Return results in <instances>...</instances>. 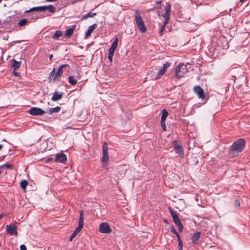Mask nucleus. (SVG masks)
<instances>
[{
  "label": "nucleus",
  "instance_id": "nucleus-1",
  "mask_svg": "<svg viewBox=\"0 0 250 250\" xmlns=\"http://www.w3.org/2000/svg\"><path fill=\"white\" fill-rule=\"evenodd\" d=\"M245 144V140L243 139H239L234 142L229 150V156L234 157L238 156L240 153L243 151Z\"/></svg>",
  "mask_w": 250,
  "mask_h": 250
},
{
  "label": "nucleus",
  "instance_id": "nucleus-2",
  "mask_svg": "<svg viewBox=\"0 0 250 250\" xmlns=\"http://www.w3.org/2000/svg\"><path fill=\"white\" fill-rule=\"evenodd\" d=\"M135 21L136 25L137 26L140 32L145 33L146 31V28L138 11H136L135 12Z\"/></svg>",
  "mask_w": 250,
  "mask_h": 250
},
{
  "label": "nucleus",
  "instance_id": "nucleus-3",
  "mask_svg": "<svg viewBox=\"0 0 250 250\" xmlns=\"http://www.w3.org/2000/svg\"><path fill=\"white\" fill-rule=\"evenodd\" d=\"M187 72L186 65L183 63H179L176 67L175 76L178 79L182 78Z\"/></svg>",
  "mask_w": 250,
  "mask_h": 250
},
{
  "label": "nucleus",
  "instance_id": "nucleus-4",
  "mask_svg": "<svg viewBox=\"0 0 250 250\" xmlns=\"http://www.w3.org/2000/svg\"><path fill=\"white\" fill-rule=\"evenodd\" d=\"M62 76L56 71L54 68L50 73L48 76V81L49 82H53L54 83L60 81L61 77Z\"/></svg>",
  "mask_w": 250,
  "mask_h": 250
},
{
  "label": "nucleus",
  "instance_id": "nucleus-5",
  "mask_svg": "<svg viewBox=\"0 0 250 250\" xmlns=\"http://www.w3.org/2000/svg\"><path fill=\"white\" fill-rule=\"evenodd\" d=\"M171 6L169 3H167L165 6V14L163 15V17L165 19L163 26H166L168 23L170 19Z\"/></svg>",
  "mask_w": 250,
  "mask_h": 250
},
{
  "label": "nucleus",
  "instance_id": "nucleus-6",
  "mask_svg": "<svg viewBox=\"0 0 250 250\" xmlns=\"http://www.w3.org/2000/svg\"><path fill=\"white\" fill-rule=\"evenodd\" d=\"M109 160V156L108 152V147L107 143L104 142L103 145V156L102 161L103 163H107Z\"/></svg>",
  "mask_w": 250,
  "mask_h": 250
},
{
  "label": "nucleus",
  "instance_id": "nucleus-7",
  "mask_svg": "<svg viewBox=\"0 0 250 250\" xmlns=\"http://www.w3.org/2000/svg\"><path fill=\"white\" fill-rule=\"evenodd\" d=\"M170 66V63L168 62H167L164 63L162 67V68L158 72V73L156 74V76H153V79L155 80H157L160 79L166 72L167 69Z\"/></svg>",
  "mask_w": 250,
  "mask_h": 250
},
{
  "label": "nucleus",
  "instance_id": "nucleus-8",
  "mask_svg": "<svg viewBox=\"0 0 250 250\" xmlns=\"http://www.w3.org/2000/svg\"><path fill=\"white\" fill-rule=\"evenodd\" d=\"M59 110H28L29 113L32 116L42 115L46 113L52 114L53 113H57Z\"/></svg>",
  "mask_w": 250,
  "mask_h": 250
},
{
  "label": "nucleus",
  "instance_id": "nucleus-9",
  "mask_svg": "<svg viewBox=\"0 0 250 250\" xmlns=\"http://www.w3.org/2000/svg\"><path fill=\"white\" fill-rule=\"evenodd\" d=\"M193 90L196 93L198 98L204 99L206 97L203 89L199 85H196L193 87Z\"/></svg>",
  "mask_w": 250,
  "mask_h": 250
},
{
  "label": "nucleus",
  "instance_id": "nucleus-10",
  "mask_svg": "<svg viewBox=\"0 0 250 250\" xmlns=\"http://www.w3.org/2000/svg\"><path fill=\"white\" fill-rule=\"evenodd\" d=\"M99 231L103 233H109L111 232V229L107 223H101L99 226Z\"/></svg>",
  "mask_w": 250,
  "mask_h": 250
},
{
  "label": "nucleus",
  "instance_id": "nucleus-11",
  "mask_svg": "<svg viewBox=\"0 0 250 250\" xmlns=\"http://www.w3.org/2000/svg\"><path fill=\"white\" fill-rule=\"evenodd\" d=\"M6 231L11 235H17V226L15 225H7L6 226Z\"/></svg>",
  "mask_w": 250,
  "mask_h": 250
},
{
  "label": "nucleus",
  "instance_id": "nucleus-12",
  "mask_svg": "<svg viewBox=\"0 0 250 250\" xmlns=\"http://www.w3.org/2000/svg\"><path fill=\"white\" fill-rule=\"evenodd\" d=\"M168 113L167 112V110H162V115L161 117V125L162 127V129L164 131H166L167 126L166 125V120L168 116Z\"/></svg>",
  "mask_w": 250,
  "mask_h": 250
},
{
  "label": "nucleus",
  "instance_id": "nucleus-13",
  "mask_svg": "<svg viewBox=\"0 0 250 250\" xmlns=\"http://www.w3.org/2000/svg\"><path fill=\"white\" fill-rule=\"evenodd\" d=\"M173 146L176 153L178 154L181 157H183L184 155V151L182 146L180 145L176 140L173 142Z\"/></svg>",
  "mask_w": 250,
  "mask_h": 250
},
{
  "label": "nucleus",
  "instance_id": "nucleus-14",
  "mask_svg": "<svg viewBox=\"0 0 250 250\" xmlns=\"http://www.w3.org/2000/svg\"><path fill=\"white\" fill-rule=\"evenodd\" d=\"M67 160L66 156L63 153H57L55 157V161L57 162L63 163Z\"/></svg>",
  "mask_w": 250,
  "mask_h": 250
},
{
  "label": "nucleus",
  "instance_id": "nucleus-15",
  "mask_svg": "<svg viewBox=\"0 0 250 250\" xmlns=\"http://www.w3.org/2000/svg\"><path fill=\"white\" fill-rule=\"evenodd\" d=\"M63 95V92H59L58 91H55L51 99L53 101H58L61 100L62 98Z\"/></svg>",
  "mask_w": 250,
  "mask_h": 250
},
{
  "label": "nucleus",
  "instance_id": "nucleus-16",
  "mask_svg": "<svg viewBox=\"0 0 250 250\" xmlns=\"http://www.w3.org/2000/svg\"><path fill=\"white\" fill-rule=\"evenodd\" d=\"M201 235V232L196 231L194 233L191 237L192 243L194 244H197V240L199 239Z\"/></svg>",
  "mask_w": 250,
  "mask_h": 250
},
{
  "label": "nucleus",
  "instance_id": "nucleus-17",
  "mask_svg": "<svg viewBox=\"0 0 250 250\" xmlns=\"http://www.w3.org/2000/svg\"><path fill=\"white\" fill-rule=\"evenodd\" d=\"M76 28V25H73L72 28L67 29L65 33L64 36L67 38H70L73 34Z\"/></svg>",
  "mask_w": 250,
  "mask_h": 250
},
{
  "label": "nucleus",
  "instance_id": "nucleus-18",
  "mask_svg": "<svg viewBox=\"0 0 250 250\" xmlns=\"http://www.w3.org/2000/svg\"><path fill=\"white\" fill-rule=\"evenodd\" d=\"M45 9L43 6L32 7L29 10L26 11V13H29L32 11H45Z\"/></svg>",
  "mask_w": 250,
  "mask_h": 250
},
{
  "label": "nucleus",
  "instance_id": "nucleus-19",
  "mask_svg": "<svg viewBox=\"0 0 250 250\" xmlns=\"http://www.w3.org/2000/svg\"><path fill=\"white\" fill-rule=\"evenodd\" d=\"M96 27H97V24L96 23H94L93 25L90 26L88 27V29L85 33V37H87L90 36L91 34L92 33V32L96 28Z\"/></svg>",
  "mask_w": 250,
  "mask_h": 250
},
{
  "label": "nucleus",
  "instance_id": "nucleus-20",
  "mask_svg": "<svg viewBox=\"0 0 250 250\" xmlns=\"http://www.w3.org/2000/svg\"><path fill=\"white\" fill-rule=\"evenodd\" d=\"M66 67L69 68V66L66 64H62L59 66L57 68H56V71L62 76L63 72V69Z\"/></svg>",
  "mask_w": 250,
  "mask_h": 250
},
{
  "label": "nucleus",
  "instance_id": "nucleus-21",
  "mask_svg": "<svg viewBox=\"0 0 250 250\" xmlns=\"http://www.w3.org/2000/svg\"><path fill=\"white\" fill-rule=\"evenodd\" d=\"M21 65V62L17 61L15 60H13V63H12L11 66L13 68H14V70L17 69L19 68H20Z\"/></svg>",
  "mask_w": 250,
  "mask_h": 250
},
{
  "label": "nucleus",
  "instance_id": "nucleus-22",
  "mask_svg": "<svg viewBox=\"0 0 250 250\" xmlns=\"http://www.w3.org/2000/svg\"><path fill=\"white\" fill-rule=\"evenodd\" d=\"M83 218L84 214L83 211L81 210L80 214L78 225L82 226L83 227Z\"/></svg>",
  "mask_w": 250,
  "mask_h": 250
},
{
  "label": "nucleus",
  "instance_id": "nucleus-23",
  "mask_svg": "<svg viewBox=\"0 0 250 250\" xmlns=\"http://www.w3.org/2000/svg\"><path fill=\"white\" fill-rule=\"evenodd\" d=\"M118 43V38H116L114 41L112 43L111 46L110 47V48L109 49L115 51L117 47Z\"/></svg>",
  "mask_w": 250,
  "mask_h": 250
},
{
  "label": "nucleus",
  "instance_id": "nucleus-24",
  "mask_svg": "<svg viewBox=\"0 0 250 250\" xmlns=\"http://www.w3.org/2000/svg\"><path fill=\"white\" fill-rule=\"evenodd\" d=\"M97 15L96 13H91L89 12L87 14L84 15L82 18V20H86L88 18H93Z\"/></svg>",
  "mask_w": 250,
  "mask_h": 250
},
{
  "label": "nucleus",
  "instance_id": "nucleus-25",
  "mask_svg": "<svg viewBox=\"0 0 250 250\" xmlns=\"http://www.w3.org/2000/svg\"><path fill=\"white\" fill-rule=\"evenodd\" d=\"M69 83L72 85H75L77 83V81L75 80L73 76H70L68 78Z\"/></svg>",
  "mask_w": 250,
  "mask_h": 250
},
{
  "label": "nucleus",
  "instance_id": "nucleus-26",
  "mask_svg": "<svg viewBox=\"0 0 250 250\" xmlns=\"http://www.w3.org/2000/svg\"><path fill=\"white\" fill-rule=\"evenodd\" d=\"M62 33L60 30H57L56 31L54 34L52 36V38L54 39H58L59 38H60L61 36H62Z\"/></svg>",
  "mask_w": 250,
  "mask_h": 250
},
{
  "label": "nucleus",
  "instance_id": "nucleus-27",
  "mask_svg": "<svg viewBox=\"0 0 250 250\" xmlns=\"http://www.w3.org/2000/svg\"><path fill=\"white\" fill-rule=\"evenodd\" d=\"M45 8V11L48 10L51 13H54L55 12V8L52 5H49L48 6H43Z\"/></svg>",
  "mask_w": 250,
  "mask_h": 250
},
{
  "label": "nucleus",
  "instance_id": "nucleus-28",
  "mask_svg": "<svg viewBox=\"0 0 250 250\" xmlns=\"http://www.w3.org/2000/svg\"><path fill=\"white\" fill-rule=\"evenodd\" d=\"M27 181L25 180H23L21 182L20 186L22 189H25L27 186Z\"/></svg>",
  "mask_w": 250,
  "mask_h": 250
},
{
  "label": "nucleus",
  "instance_id": "nucleus-29",
  "mask_svg": "<svg viewBox=\"0 0 250 250\" xmlns=\"http://www.w3.org/2000/svg\"><path fill=\"white\" fill-rule=\"evenodd\" d=\"M6 167L7 169H12L13 168V166L11 165V164H10L8 163H6L5 164L0 166V168H2V167Z\"/></svg>",
  "mask_w": 250,
  "mask_h": 250
},
{
  "label": "nucleus",
  "instance_id": "nucleus-30",
  "mask_svg": "<svg viewBox=\"0 0 250 250\" xmlns=\"http://www.w3.org/2000/svg\"><path fill=\"white\" fill-rule=\"evenodd\" d=\"M169 209V211L170 212V213L171 215V216L172 217V218L173 219L174 218H175V217H177L178 216V215L175 212V211L170 207H169L168 208Z\"/></svg>",
  "mask_w": 250,
  "mask_h": 250
},
{
  "label": "nucleus",
  "instance_id": "nucleus-31",
  "mask_svg": "<svg viewBox=\"0 0 250 250\" xmlns=\"http://www.w3.org/2000/svg\"><path fill=\"white\" fill-rule=\"evenodd\" d=\"M173 221L174 223H175V224L177 226L182 224V223H181L180 219L179 218L178 216L177 217H175V218H174L173 219Z\"/></svg>",
  "mask_w": 250,
  "mask_h": 250
},
{
  "label": "nucleus",
  "instance_id": "nucleus-32",
  "mask_svg": "<svg viewBox=\"0 0 250 250\" xmlns=\"http://www.w3.org/2000/svg\"><path fill=\"white\" fill-rule=\"evenodd\" d=\"M27 21L26 19H24L21 20L19 22V25L21 26H22L26 24Z\"/></svg>",
  "mask_w": 250,
  "mask_h": 250
},
{
  "label": "nucleus",
  "instance_id": "nucleus-33",
  "mask_svg": "<svg viewBox=\"0 0 250 250\" xmlns=\"http://www.w3.org/2000/svg\"><path fill=\"white\" fill-rule=\"evenodd\" d=\"M82 226H79L76 228L75 230H74V232L76 234H77L78 233L80 232V231L83 229Z\"/></svg>",
  "mask_w": 250,
  "mask_h": 250
},
{
  "label": "nucleus",
  "instance_id": "nucleus-34",
  "mask_svg": "<svg viewBox=\"0 0 250 250\" xmlns=\"http://www.w3.org/2000/svg\"><path fill=\"white\" fill-rule=\"evenodd\" d=\"M82 226H79L76 228L75 230H74V232L76 234H77L78 233L80 232V231L83 229Z\"/></svg>",
  "mask_w": 250,
  "mask_h": 250
},
{
  "label": "nucleus",
  "instance_id": "nucleus-35",
  "mask_svg": "<svg viewBox=\"0 0 250 250\" xmlns=\"http://www.w3.org/2000/svg\"><path fill=\"white\" fill-rule=\"evenodd\" d=\"M234 206L236 208H239L240 207V204L238 200L234 201Z\"/></svg>",
  "mask_w": 250,
  "mask_h": 250
},
{
  "label": "nucleus",
  "instance_id": "nucleus-36",
  "mask_svg": "<svg viewBox=\"0 0 250 250\" xmlns=\"http://www.w3.org/2000/svg\"><path fill=\"white\" fill-rule=\"evenodd\" d=\"M177 238V241H178V245H181V244H183L182 243V241L181 239V237L179 235V234H177V235H176Z\"/></svg>",
  "mask_w": 250,
  "mask_h": 250
},
{
  "label": "nucleus",
  "instance_id": "nucleus-37",
  "mask_svg": "<svg viewBox=\"0 0 250 250\" xmlns=\"http://www.w3.org/2000/svg\"><path fill=\"white\" fill-rule=\"evenodd\" d=\"M170 230H171V231L172 232H173L174 234H175V235H177V234H178V233L177 232V231L176 230V229H175L174 227L173 226H171L170 227Z\"/></svg>",
  "mask_w": 250,
  "mask_h": 250
},
{
  "label": "nucleus",
  "instance_id": "nucleus-38",
  "mask_svg": "<svg viewBox=\"0 0 250 250\" xmlns=\"http://www.w3.org/2000/svg\"><path fill=\"white\" fill-rule=\"evenodd\" d=\"M114 52H115V50L109 49L108 56L109 57H113Z\"/></svg>",
  "mask_w": 250,
  "mask_h": 250
},
{
  "label": "nucleus",
  "instance_id": "nucleus-39",
  "mask_svg": "<svg viewBox=\"0 0 250 250\" xmlns=\"http://www.w3.org/2000/svg\"><path fill=\"white\" fill-rule=\"evenodd\" d=\"M165 29V26H162L159 31V34L160 36H162L163 35L164 31Z\"/></svg>",
  "mask_w": 250,
  "mask_h": 250
},
{
  "label": "nucleus",
  "instance_id": "nucleus-40",
  "mask_svg": "<svg viewBox=\"0 0 250 250\" xmlns=\"http://www.w3.org/2000/svg\"><path fill=\"white\" fill-rule=\"evenodd\" d=\"M20 250H27L26 247L24 244H22L20 247Z\"/></svg>",
  "mask_w": 250,
  "mask_h": 250
},
{
  "label": "nucleus",
  "instance_id": "nucleus-41",
  "mask_svg": "<svg viewBox=\"0 0 250 250\" xmlns=\"http://www.w3.org/2000/svg\"><path fill=\"white\" fill-rule=\"evenodd\" d=\"M177 227H178L179 231L180 232H182L183 230V226L182 224L180 225L177 226Z\"/></svg>",
  "mask_w": 250,
  "mask_h": 250
},
{
  "label": "nucleus",
  "instance_id": "nucleus-42",
  "mask_svg": "<svg viewBox=\"0 0 250 250\" xmlns=\"http://www.w3.org/2000/svg\"><path fill=\"white\" fill-rule=\"evenodd\" d=\"M76 235L77 234L73 232L70 237V241H72L73 239L75 238Z\"/></svg>",
  "mask_w": 250,
  "mask_h": 250
},
{
  "label": "nucleus",
  "instance_id": "nucleus-43",
  "mask_svg": "<svg viewBox=\"0 0 250 250\" xmlns=\"http://www.w3.org/2000/svg\"><path fill=\"white\" fill-rule=\"evenodd\" d=\"M13 73H14V75L16 76H20V73L15 72V71H14Z\"/></svg>",
  "mask_w": 250,
  "mask_h": 250
},
{
  "label": "nucleus",
  "instance_id": "nucleus-44",
  "mask_svg": "<svg viewBox=\"0 0 250 250\" xmlns=\"http://www.w3.org/2000/svg\"><path fill=\"white\" fill-rule=\"evenodd\" d=\"M179 250H183V244L181 245H178Z\"/></svg>",
  "mask_w": 250,
  "mask_h": 250
},
{
  "label": "nucleus",
  "instance_id": "nucleus-45",
  "mask_svg": "<svg viewBox=\"0 0 250 250\" xmlns=\"http://www.w3.org/2000/svg\"><path fill=\"white\" fill-rule=\"evenodd\" d=\"M50 109H60V107L59 106H57L56 107L51 108H50Z\"/></svg>",
  "mask_w": 250,
  "mask_h": 250
},
{
  "label": "nucleus",
  "instance_id": "nucleus-46",
  "mask_svg": "<svg viewBox=\"0 0 250 250\" xmlns=\"http://www.w3.org/2000/svg\"><path fill=\"white\" fill-rule=\"evenodd\" d=\"M112 58H113L112 57H109L108 56V59H109V60L110 62H111L112 61Z\"/></svg>",
  "mask_w": 250,
  "mask_h": 250
},
{
  "label": "nucleus",
  "instance_id": "nucleus-47",
  "mask_svg": "<svg viewBox=\"0 0 250 250\" xmlns=\"http://www.w3.org/2000/svg\"><path fill=\"white\" fill-rule=\"evenodd\" d=\"M30 109H33V110H34V109H41V108H37V107H32Z\"/></svg>",
  "mask_w": 250,
  "mask_h": 250
},
{
  "label": "nucleus",
  "instance_id": "nucleus-48",
  "mask_svg": "<svg viewBox=\"0 0 250 250\" xmlns=\"http://www.w3.org/2000/svg\"><path fill=\"white\" fill-rule=\"evenodd\" d=\"M162 1L161 0H159V1H156V3L157 4H161L162 3Z\"/></svg>",
  "mask_w": 250,
  "mask_h": 250
},
{
  "label": "nucleus",
  "instance_id": "nucleus-49",
  "mask_svg": "<svg viewBox=\"0 0 250 250\" xmlns=\"http://www.w3.org/2000/svg\"><path fill=\"white\" fill-rule=\"evenodd\" d=\"M57 0H46V1H48V2H54V1H56Z\"/></svg>",
  "mask_w": 250,
  "mask_h": 250
},
{
  "label": "nucleus",
  "instance_id": "nucleus-50",
  "mask_svg": "<svg viewBox=\"0 0 250 250\" xmlns=\"http://www.w3.org/2000/svg\"><path fill=\"white\" fill-rule=\"evenodd\" d=\"M53 57V54L50 55V56H49V59H50V60H51L52 59Z\"/></svg>",
  "mask_w": 250,
  "mask_h": 250
},
{
  "label": "nucleus",
  "instance_id": "nucleus-51",
  "mask_svg": "<svg viewBox=\"0 0 250 250\" xmlns=\"http://www.w3.org/2000/svg\"><path fill=\"white\" fill-rule=\"evenodd\" d=\"M53 160V159L52 158H48L47 161L49 162L50 161H52Z\"/></svg>",
  "mask_w": 250,
  "mask_h": 250
},
{
  "label": "nucleus",
  "instance_id": "nucleus-52",
  "mask_svg": "<svg viewBox=\"0 0 250 250\" xmlns=\"http://www.w3.org/2000/svg\"><path fill=\"white\" fill-rule=\"evenodd\" d=\"M2 147H3V145H0V150L2 148Z\"/></svg>",
  "mask_w": 250,
  "mask_h": 250
},
{
  "label": "nucleus",
  "instance_id": "nucleus-53",
  "mask_svg": "<svg viewBox=\"0 0 250 250\" xmlns=\"http://www.w3.org/2000/svg\"><path fill=\"white\" fill-rule=\"evenodd\" d=\"M245 0H240V1L241 2V3H243Z\"/></svg>",
  "mask_w": 250,
  "mask_h": 250
},
{
  "label": "nucleus",
  "instance_id": "nucleus-54",
  "mask_svg": "<svg viewBox=\"0 0 250 250\" xmlns=\"http://www.w3.org/2000/svg\"><path fill=\"white\" fill-rule=\"evenodd\" d=\"M3 216L2 214H0V219Z\"/></svg>",
  "mask_w": 250,
  "mask_h": 250
},
{
  "label": "nucleus",
  "instance_id": "nucleus-55",
  "mask_svg": "<svg viewBox=\"0 0 250 250\" xmlns=\"http://www.w3.org/2000/svg\"><path fill=\"white\" fill-rule=\"evenodd\" d=\"M103 167H104V168H105V167H106L105 165H103Z\"/></svg>",
  "mask_w": 250,
  "mask_h": 250
},
{
  "label": "nucleus",
  "instance_id": "nucleus-56",
  "mask_svg": "<svg viewBox=\"0 0 250 250\" xmlns=\"http://www.w3.org/2000/svg\"><path fill=\"white\" fill-rule=\"evenodd\" d=\"M164 222H167V220H164Z\"/></svg>",
  "mask_w": 250,
  "mask_h": 250
},
{
  "label": "nucleus",
  "instance_id": "nucleus-57",
  "mask_svg": "<svg viewBox=\"0 0 250 250\" xmlns=\"http://www.w3.org/2000/svg\"><path fill=\"white\" fill-rule=\"evenodd\" d=\"M2 0H0V3L1 2Z\"/></svg>",
  "mask_w": 250,
  "mask_h": 250
}]
</instances>
